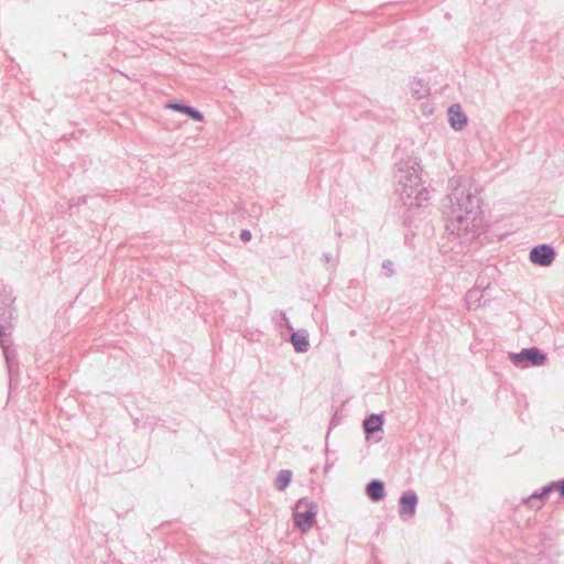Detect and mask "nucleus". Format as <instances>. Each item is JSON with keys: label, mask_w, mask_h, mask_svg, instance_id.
Instances as JSON below:
<instances>
[{"label": "nucleus", "mask_w": 564, "mask_h": 564, "mask_svg": "<svg viewBox=\"0 0 564 564\" xmlns=\"http://www.w3.org/2000/svg\"><path fill=\"white\" fill-rule=\"evenodd\" d=\"M448 191L444 203L447 239L453 243L451 250L462 253L466 252L468 245L480 235V200L458 176L449 178Z\"/></svg>", "instance_id": "1"}, {"label": "nucleus", "mask_w": 564, "mask_h": 564, "mask_svg": "<svg viewBox=\"0 0 564 564\" xmlns=\"http://www.w3.org/2000/svg\"><path fill=\"white\" fill-rule=\"evenodd\" d=\"M421 171L416 158L402 160L395 165V193L408 207L420 208L429 202V192L423 186Z\"/></svg>", "instance_id": "2"}, {"label": "nucleus", "mask_w": 564, "mask_h": 564, "mask_svg": "<svg viewBox=\"0 0 564 564\" xmlns=\"http://www.w3.org/2000/svg\"><path fill=\"white\" fill-rule=\"evenodd\" d=\"M317 511L318 506L316 502L307 498L297 500L293 513L295 528L303 533L307 532L315 523Z\"/></svg>", "instance_id": "3"}, {"label": "nucleus", "mask_w": 564, "mask_h": 564, "mask_svg": "<svg viewBox=\"0 0 564 564\" xmlns=\"http://www.w3.org/2000/svg\"><path fill=\"white\" fill-rule=\"evenodd\" d=\"M509 358L519 368L540 367L546 361V354L538 347L524 348L519 352H510Z\"/></svg>", "instance_id": "4"}, {"label": "nucleus", "mask_w": 564, "mask_h": 564, "mask_svg": "<svg viewBox=\"0 0 564 564\" xmlns=\"http://www.w3.org/2000/svg\"><path fill=\"white\" fill-rule=\"evenodd\" d=\"M529 258L534 264L550 267L555 259V251L550 245H540L531 249Z\"/></svg>", "instance_id": "5"}, {"label": "nucleus", "mask_w": 564, "mask_h": 564, "mask_svg": "<svg viewBox=\"0 0 564 564\" xmlns=\"http://www.w3.org/2000/svg\"><path fill=\"white\" fill-rule=\"evenodd\" d=\"M417 495L414 490L410 489L402 494L399 499L400 508L399 516L401 519L406 520L415 514L417 506Z\"/></svg>", "instance_id": "6"}, {"label": "nucleus", "mask_w": 564, "mask_h": 564, "mask_svg": "<svg viewBox=\"0 0 564 564\" xmlns=\"http://www.w3.org/2000/svg\"><path fill=\"white\" fill-rule=\"evenodd\" d=\"M556 491L555 480L543 486L539 490L534 491L523 502L531 509H541L543 507V500L551 494Z\"/></svg>", "instance_id": "7"}, {"label": "nucleus", "mask_w": 564, "mask_h": 564, "mask_svg": "<svg viewBox=\"0 0 564 564\" xmlns=\"http://www.w3.org/2000/svg\"><path fill=\"white\" fill-rule=\"evenodd\" d=\"M448 117H449L448 121H449L451 127L456 131L462 130L467 123V117L463 112V110L458 104L452 105L449 107Z\"/></svg>", "instance_id": "8"}, {"label": "nucleus", "mask_w": 564, "mask_h": 564, "mask_svg": "<svg viewBox=\"0 0 564 564\" xmlns=\"http://www.w3.org/2000/svg\"><path fill=\"white\" fill-rule=\"evenodd\" d=\"M291 343L296 352H306L310 348L308 333L305 329L293 332Z\"/></svg>", "instance_id": "9"}, {"label": "nucleus", "mask_w": 564, "mask_h": 564, "mask_svg": "<svg viewBox=\"0 0 564 564\" xmlns=\"http://www.w3.org/2000/svg\"><path fill=\"white\" fill-rule=\"evenodd\" d=\"M367 496L375 502L382 500L386 496L384 484L379 479H372L366 486Z\"/></svg>", "instance_id": "10"}, {"label": "nucleus", "mask_w": 564, "mask_h": 564, "mask_svg": "<svg viewBox=\"0 0 564 564\" xmlns=\"http://www.w3.org/2000/svg\"><path fill=\"white\" fill-rule=\"evenodd\" d=\"M383 419L380 414H370L364 420V431L366 436L369 437L375 432H378L382 429Z\"/></svg>", "instance_id": "11"}, {"label": "nucleus", "mask_w": 564, "mask_h": 564, "mask_svg": "<svg viewBox=\"0 0 564 564\" xmlns=\"http://www.w3.org/2000/svg\"><path fill=\"white\" fill-rule=\"evenodd\" d=\"M291 479H292V471L289 470V469H282L278 474V476H276V478L274 480V487L279 491H283L290 485Z\"/></svg>", "instance_id": "12"}, {"label": "nucleus", "mask_w": 564, "mask_h": 564, "mask_svg": "<svg viewBox=\"0 0 564 564\" xmlns=\"http://www.w3.org/2000/svg\"><path fill=\"white\" fill-rule=\"evenodd\" d=\"M411 94L415 99H422L427 96L429 88L421 80H413L411 83Z\"/></svg>", "instance_id": "13"}, {"label": "nucleus", "mask_w": 564, "mask_h": 564, "mask_svg": "<svg viewBox=\"0 0 564 564\" xmlns=\"http://www.w3.org/2000/svg\"><path fill=\"white\" fill-rule=\"evenodd\" d=\"M272 319L280 326H284L288 330H293V326L292 324L290 323L288 316L285 315L284 312H275L274 315L272 316Z\"/></svg>", "instance_id": "14"}, {"label": "nucleus", "mask_w": 564, "mask_h": 564, "mask_svg": "<svg viewBox=\"0 0 564 564\" xmlns=\"http://www.w3.org/2000/svg\"><path fill=\"white\" fill-rule=\"evenodd\" d=\"M182 112H184L187 116H189L193 120H196V121H202L203 120L202 113L198 112L197 110H195L194 108L185 106V108L183 109Z\"/></svg>", "instance_id": "15"}, {"label": "nucleus", "mask_w": 564, "mask_h": 564, "mask_svg": "<svg viewBox=\"0 0 564 564\" xmlns=\"http://www.w3.org/2000/svg\"><path fill=\"white\" fill-rule=\"evenodd\" d=\"M382 269L386 270L387 276H391L393 274V262L391 260H383Z\"/></svg>", "instance_id": "16"}, {"label": "nucleus", "mask_w": 564, "mask_h": 564, "mask_svg": "<svg viewBox=\"0 0 564 564\" xmlns=\"http://www.w3.org/2000/svg\"><path fill=\"white\" fill-rule=\"evenodd\" d=\"M556 492L561 498H564V478L555 480Z\"/></svg>", "instance_id": "17"}, {"label": "nucleus", "mask_w": 564, "mask_h": 564, "mask_svg": "<svg viewBox=\"0 0 564 564\" xmlns=\"http://www.w3.org/2000/svg\"><path fill=\"white\" fill-rule=\"evenodd\" d=\"M240 238L242 241H249L252 238L251 231L248 229H242L240 232Z\"/></svg>", "instance_id": "18"}, {"label": "nucleus", "mask_w": 564, "mask_h": 564, "mask_svg": "<svg viewBox=\"0 0 564 564\" xmlns=\"http://www.w3.org/2000/svg\"><path fill=\"white\" fill-rule=\"evenodd\" d=\"M323 259L326 263H335L336 262V259L335 257L330 253V252H325L323 254Z\"/></svg>", "instance_id": "19"}, {"label": "nucleus", "mask_w": 564, "mask_h": 564, "mask_svg": "<svg viewBox=\"0 0 564 564\" xmlns=\"http://www.w3.org/2000/svg\"><path fill=\"white\" fill-rule=\"evenodd\" d=\"M166 107L170 109L176 110V111H181V112L185 108V106H182L180 104H169Z\"/></svg>", "instance_id": "20"}]
</instances>
